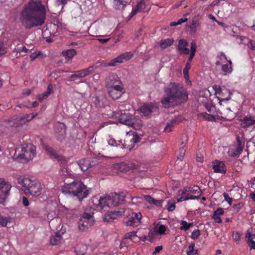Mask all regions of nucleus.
Instances as JSON below:
<instances>
[{
	"label": "nucleus",
	"instance_id": "f03ea898",
	"mask_svg": "<svg viewBox=\"0 0 255 255\" xmlns=\"http://www.w3.org/2000/svg\"><path fill=\"white\" fill-rule=\"evenodd\" d=\"M188 99L186 90L180 84L170 83L165 90L161 103L165 108L185 103Z\"/></svg>",
	"mask_w": 255,
	"mask_h": 255
},
{
	"label": "nucleus",
	"instance_id": "5701e85b",
	"mask_svg": "<svg viewBox=\"0 0 255 255\" xmlns=\"http://www.w3.org/2000/svg\"><path fill=\"white\" fill-rule=\"evenodd\" d=\"M179 123V119L177 118L172 119L170 121L167 122L164 130L168 132L172 131L175 126Z\"/></svg>",
	"mask_w": 255,
	"mask_h": 255
},
{
	"label": "nucleus",
	"instance_id": "a18cd8bd",
	"mask_svg": "<svg viewBox=\"0 0 255 255\" xmlns=\"http://www.w3.org/2000/svg\"><path fill=\"white\" fill-rule=\"evenodd\" d=\"M46 57L45 55H44L41 52L38 51L37 52H33L32 53L30 56V58L31 61H34L35 59L40 57L41 59H43Z\"/></svg>",
	"mask_w": 255,
	"mask_h": 255
},
{
	"label": "nucleus",
	"instance_id": "603ef678",
	"mask_svg": "<svg viewBox=\"0 0 255 255\" xmlns=\"http://www.w3.org/2000/svg\"><path fill=\"white\" fill-rule=\"evenodd\" d=\"M131 241L129 239L127 238V237L125 236V238L123 239L121 242L120 245V249H122L125 247H128L129 245L130 242Z\"/></svg>",
	"mask_w": 255,
	"mask_h": 255
},
{
	"label": "nucleus",
	"instance_id": "4be33fe9",
	"mask_svg": "<svg viewBox=\"0 0 255 255\" xmlns=\"http://www.w3.org/2000/svg\"><path fill=\"white\" fill-rule=\"evenodd\" d=\"M252 228L248 230L246 237L247 238V243L251 249H255V241L253 240L254 235L252 233Z\"/></svg>",
	"mask_w": 255,
	"mask_h": 255
},
{
	"label": "nucleus",
	"instance_id": "a19ab883",
	"mask_svg": "<svg viewBox=\"0 0 255 255\" xmlns=\"http://www.w3.org/2000/svg\"><path fill=\"white\" fill-rule=\"evenodd\" d=\"M154 228L158 235H162L165 234L166 227L163 224H156Z\"/></svg>",
	"mask_w": 255,
	"mask_h": 255
},
{
	"label": "nucleus",
	"instance_id": "39448f33",
	"mask_svg": "<svg viewBox=\"0 0 255 255\" xmlns=\"http://www.w3.org/2000/svg\"><path fill=\"white\" fill-rule=\"evenodd\" d=\"M20 153L17 158L21 162L27 163L36 155V147L31 143H24L20 146Z\"/></svg>",
	"mask_w": 255,
	"mask_h": 255
},
{
	"label": "nucleus",
	"instance_id": "09e8293b",
	"mask_svg": "<svg viewBox=\"0 0 255 255\" xmlns=\"http://www.w3.org/2000/svg\"><path fill=\"white\" fill-rule=\"evenodd\" d=\"M199 25V22L197 19H193L190 26L191 32L195 33L197 31V27Z\"/></svg>",
	"mask_w": 255,
	"mask_h": 255
},
{
	"label": "nucleus",
	"instance_id": "49530a36",
	"mask_svg": "<svg viewBox=\"0 0 255 255\" xmlns=\"http://www.w3.org/2000/svg\"><path fill=\"white\" fill-rule=\"evenodd\" d=\"M135 8L139 12L142 11L145 8V4L143 0H138Z\"/></svg>",
	"mask_w": 255,
	"mask_h": 255
},
{
	"label": "nucleus",
	"instance_id": "774afa93",
	"mask_svg": "<svg viewBox=\"0 0 255 255\" xmlns=\"http://www.w3.org/2000/svg\"><path fill=\"white\" fill-rule=\"evenodd\" d=\"M78 228L81 231H85L88 229V224H79Z\"/></svg>",
	"mask_w": 255,
	"mask_h": 255
},
{
	"label": "nucleus",
	"instance_id": "37998d69",
	"mask_svg": "<svg viewBox=\"0 0 255 255\" xmlns=\"http://www.w3.org/2000/svg\"><path fill=\"white\" fill-rule=\"evenodd\" d=\"M195 244L192 243L191 244L188 248V250L187 251V255H196L198 254V250H195Z\"/></svg>",
	"mask_w": 255,
	"mask_h": 255
},
{
	"label": "nucleus",
	"instance_id": "393cba45",
	"mask_svg": "<svg viewBox=\"0 0 255 255\" xmlns=\"http://www.w3.org/2000/svg\"><path fill=\"white\" fill-rule=\"evenodd\" d=\"M45 150L47 153V154L51 158L56 159L58 160H61L62 157L59 155L55 150H54L51 147L46 145L45 147Z\"/></svg>",
	"mask_w": 255,
	"mask_h": 255
},
{
	"label": "nucleus",
	"instance_id": "c85d7f7f",
	"mask_svg": "<svg viewBox=\"0 0 255 255\" xmlns=\"http://www.w3.org/2000/svg\"><path fill=\"white\" fill-rule=\"evenodd\" d=\"M174 42V40L173 38L162 39L160 41L159 46L161 49H165L171 46Z\"/></svg>",
	"mask_w": 255,
	"mask_h": 255
},
{
	"label": "nucleus",
	"instance_id": "2f4dec72",
	"mask_svg": "<svg viewBox=\"0 0 255 255\" xmlns=\"http://www.w3.org/2000/svg\"><path fill=\"white\" fill-rule=\"evenodd\" d=\"M21 118V117H19L18 116H15L12 117L10 120H9V124L11 126L17 127L20 125H24L23 123H21V121H20L19 119Z\"/></svg>",
	"mask_w": 255,
	"mask_h": 255
},
{
	"label": "nucleus",
	"instance_id": "7c9ffc66",
	"mask_svg": "<svg viewBox=\"0 0 255 255\" xmlns=\"http://www.w3.org/2000/svg\"><path fill=\"white\" fill-rule=\"evenodd\" d=\"M78 164L82 171H86L89 168L90 160L89 159H82L79 161Z\"/></svg>",
	"mask_w": 255,
	"mask_h": 255
},
{
	"label": "nucleus",
	"instance_id": "3c124183",
	"mask_svg": "<svg viewBox=\"0 0 255 255\" xmlns=\"http://www.w3.org/2000/svg\"><path fill=\"white\" fill-rule=\"evenodd\" d=\"M139 232V230L136 231V232H132L130 233H128L126 234V236L127 237V238L129 239L131 241H136L135 239L138 236L136 235L137 233H138Z\"/></svg>",
	"mask_w": 255,
	"mask_h": 255
},
{
	"label": "nucleus",
	"instance_id": "338daca9",
	"mask_svg": "<svg viewBox=\"0 0 255 255\" xmlns=\"http://www.w3.org/2000/svg\"><path fill=\"white\" fill-rule=\"evenodd\" d=\"M144 199L145 201L148 202L149 204H152L154 202V199H153L151 196L146 195L144 196Z\"/></svg>",
	"mask_w": 255,
	"mask_h": 255
},
{
	"label": "nucleus",
	"instance_id": "423d86ee",
	"mask_svg": "<svg viewBox=\"0 0 255 255\" xmlns=\"http://www.w3.org/2000/svg\"><path fill=\"white\" fill-rule=\"evenodd\" d=\"M201 193L202 191L197 185L193 187H186L183 189L178 201H182L189 199H197L199 198Z\"/></svg>",
	"mask_w": 255,
	"mask_h": 255
},
{
	"label": "nucleus",
	"instance_id": "bb28decb",
	"mask_svg": "<svg viewBox=\"0 0 255 255\" xmlns=\"http://www.w3.org/2000/svg\"><path fill=\"white\" fill-rule=\"evenodd\" d=\"M224 214V210L223 208H218L214 211L212 218L215 220L217 223H222V220L221 218V216L223 215Z\"/></svg>",
	"mask_w": 255,
	"mask_h": 255
},
{
	"label": "nucleus",
	"instance_id": "e433bc0d",
	"mask_svg": "<svg viewBox=\"0 0 255 255\" xmlns=\"http://www.w3.org/2000/svg\"><path fill=\"white\" fill-rule=\"evenodd\" d=\"M56 225L57 226L55 227V234L62 236L66 232V228L64 226V224ZM53 228H55V227H53Z\"/></svg>",
	"mask_w": 255,
	"mask_h": 255
},
{
	"label": "nucleus",
	"instance_id": "69168bd1",
	"mask_svg": "<svg viewBox=\"0 0 255 255\" xmlns=\"http://www.w3.org/2000/svg\"><path fill=\"white\" fill-rule=\"evenodd\" d=\"M28 49L26 48L25 46L18 47L17 48H15L14 51L16 52L20 53V52H24V53L27 52Z\"/></svg>",
	"mask_w": 255,
	"mask_h": 255
},
{
	"label": "nucleus",
	"instance_id": "0eeeda50",
	"mask_svg": "<svg viewBox=\"0 0 255 255\" xmlns=\"http://www.w3.org/2000/svg\"><path fill=\"white\" fill-rule=\"evenodd\" d=\"M230 98H226L220 100V104L221 108L219 109L218 113L220 115L221 119L230 121L235 117L234 113L231 110L230 108L228 106H225L224 104H227V102Z\"/></svg>",
	"mask_w": 255,
	"mask_h": 255
},
{
	"label": "nucleus",
	"instance_id": "f257e3e1",
	"mask_svg": "<svg viewBox=\"0 0 255 255\" xmlns=\"http://www.w3.org/2000/svg\"><path fill=\"white\" fill-rule=\"evenodd\" d=\"M46 9L39 0H30L20 12L19 20L25 29H30L43 24L46 18Z\"/></svg>",
	"mask_w": 255,
	"mask_h": 255
},
{
	"label": "nucleus",
	"instance_id": "7ed1b4c3",
	"mask_svg": "<svg viewBox=\"0 0 255 255\" xmlns=\"http://www.w3.org/2000/svg\"><path fill=\"white\" fill-rule=\"evenodd\" d=\"M125 201V195L123 193L117 194L111 193L104 197H94L92 200L93 204L99 209H103L104 208L116 206L122 204Z\"/></svg>",
	"mask_w": 255,
	"mask_h": 255
},
{
	"label": "nucleus",
	"instance_id": "8fccbe9b",
	"mask_svg": "<svg viewBox=\"0 0 255 255\" xmlns=\"http://www.w3.org/2000/svg\"><path fill=\"white\" fill-rule=\"evenodd\" d=\"M175 207V202L174 201H168L165 206L166 209L170 212L174 210Z\"/></svg>",
	"mask_w": 255,
	"mask_h": 255
},
{
	"label": "nucleus",
	"instance_id": "de8ad7c7",
	"mask_svg": "<svg viewBox=\"0 0 255 255\" xmlns=\"http://www.w3.org/2000/svg\"><path fill=\"white\" fill-rule=\"evenodd\" d=\"M222 70L224 72V75L230 73L232 71V66L229 65L228 64H223L222 65Z\"/></svg>",
	"mask_w": 255,
	"mask_h": 255
},
{
	"label": "nucleus",
	"instance_id": "72a5a7b5",
	"mask_svg": "<svg viewBox=\"0 0 255 255\" xmlns=\"http://www.w3.org/2000/svg\"><path fill=\"white\" fill-rule=\"evenodd\" d=\"M47 220L49 223L52 222L53 223L54 222H60L61 220L59 218L57 217V214L55 212L52 211L49 212L47 214Z\"/></svg>",
	"mask_w": 255,
	"mask_h": 255
},
{
	"label": "nucleus",
	"instance_id": "473e14b6",
	"mask_svg": "<svg viewBox=\"0 0 255 255\" xmlns=\"http://www.w3.org/2000/svg\"><path fill=\"white\" fill-rule=\"evenodd\" d=\"M62 240V237L60 235H58L55 234L54 235L50 237L49 243L51 245L56 246L58 245Z\"/></svg>",
	"mask_w": 255,
	"mask_h": 255
},
{
	"label": "nucleus",
	"instance_id": "ea45409f",
	"mask_svg": "<svg viewBox=\"0 0 255 255\" xmlns=\"http://www.w3.org/2000/svg\"><path fill=\"white\" fill-rule=\"evenodd\" d=\"M242 152L241 149L237 147L230 148L228 151V154L231 157H236Z\"/></svg>",
	"mask_w": 255,
	"mask_h": 255
},
{
	"label": "nucleus",
	"instance_id": "c756f323",
	"mask_svg": "<svg viewBox=\"0 0 255 255\" xmlns=\"http://www.w3.org/2000/svg\"><path fill=\"white\" fill-rule=\"evenodd\" d=\"M129 0H114V6L116 9H123Z\"/></svg>",
	"mask_w": 255,
	"mask_h": 255
},
{
	"label": "nucleus",
	"instance_id": "0e129e2a",
	"mask_svg": "<svg viewBox=\"0 0 255 255\" xmlns=\"http://www.w3.org/2000/svg\"><path fill=\"white\" fill-rule=\"evenodd\" d=\"M200 236V232L199 230H194L191 235V238L196 240Z\"/></svg>",
	"mask_w": 255,
	"mask_h": 255
},
{
	"label": "nucleus",
	"instance_id": "a878e982",
	"mask_svg": "<svg viewBox=\"0 0 255 255\" xmlns=\"http://www.w3.org/2000/svg\"><path fill=\"white\" fill-rule=\"evenodd\" d=\"M142 216L140 212L131 213L128 222L127 223H140Z\"/></svg>",
	"mask_w": 255,
	"mask_h": 255
},
{
	"label": "nucleus",
	"instance_id": "6ab92c4d",
	"mask_svg": "<svg viewBox=\"0 0 255 255\" xmlns=\"http://www.w3.org/2000/svg\"><path fill=\"white\" fill-rule=\"evenodd\" d=\"M188 46V43L186 40L181 39L179 40L177 46L179 54L187 55L190 52V50L187 47Z\"/></svg>",
	"mask_w": 255,
	"mask_h": 255
},
{
	"label": "nucleus",
	"instance_id": "2eb2a0df",
	"mask_svg": "<svg viewBox=\"0 0 255 255\" xmlns=\"http://www.w3.org/2000/svg\"><path fill=\"white\" fill-rule=\"evenodd\" d=\"M17 182L21 186V190L25 194L26 189H29L33 183V180L27 175L21 176L17 179Z\"/></svg>",
	"mask_w": 255,
	"mask_h": 255
},
{
	"label": "nucleus",
	"instance_id": "5fc2aeb1",
	"mask_svg": "<svg viewBox=\"0 0 255 255\" xmlns=\"http://www.w3.org/2000/svg\"><path fill=\"white\" fill-rule=\"evenodd\" d=\"M237 145L236 147H237L239 149H241V150L243 151V148L244 147L245 142L242 140L240 137L238 135L236 137Z\"/></svg>",
	"mask_w": 255,
	"mask_h": 255
},
{
	"label": "nucleus",
	"instance_id": "6e6552de",
	"mask_svg": "<svg viewBox=\"0 0 255 255\" xmlns=\"http://www.w3.org/2000/svg\"><path fill=\"white\" fill-rule=\"evenodd\" d=\"M11 186L3 178H0V203L3 204L8 196Z\"/></svg>",
	"mask_w": 255,
	"mask_h": 255
},
{
	"label": "nucleus",
	"instance_id": "f704fd0d",
	"mask_svg": "<svg viewBox=\"0 0 255 255\" xmlns=\"http://www.w3.org/2000/svg\"><path fill=\"white\" fill-rule=\"evenodd\" d=\"M108 145L106 146L105 150H109V146L113 147H120L122 148V145L117 142V141L114 138H111L108 140Z\"/></svg>",
	"mask_w": 255,
	"mask_h": 255
},
{
	"label": "nucleus",
	"instance_id": "680f3d73",
	"mask_svg": "<svg viewBox=\"0 0 255 255\" xmlns=\"http://www.w3.org/2000/svg\"><path fill=\"white\" fill-rule=\"evenodd\" d=\"M223 196L224 197L225 200L227 201L228 203V204L231 206L233 202V198L230 197L229 194L226 192H224L223 193Z\"/></svg>",
	"mask_w": 255,
	"mask_h": 255
},
{
	"label": "nucleus",
	"instance_id": "20e7f679",
	"mask_svg": "<svg viewBox=\"0 0 255 255\" xmlns=\"http://www.w3.org/2000/svg\"><path fill=\"white\" fill-rule=\"evenodd\" d=\"M61 191L65 194H71L76 197L80 201L87 197L89 191L87 187L80 181L74 180L69 184L65 183L62 187Z\"/></svg>",
	"mask_w": 255,
	"mask_h": 255
},
{
	"label": "nucleus",
	"instance_id": "b1692460",
	"mask_svg": "<svg viewBox=\"0 0 255 255\" xmlns=\"http://www.w3.org/2000/svg\"><path fill=\"white\" fill-rule=\"evenodd\" d=\"M94 102L96 106L102 107L106 106L107 98L103 95H100L94 98Z\"/></svg>",
	"mask_w": 255,
	"mask_h": 255
},
{
	"label": "nucleus",
	"instance_id": "9b49d317",
	"mask_svg": "<svg viewBox=\"0 0 255 255\" xmlns=\"http://www.w3.org/2000/svg\"><path fill=\"white\" fill-rule=\"evenodd\" d=\"M125 212L124 208H120L118 210L108 212L104 215V221L106 222H113L114 220L122 217Z\"/></svg>",
	"mask_w": 255,
	"mask_h": 255
},
{
	"label": "nucleus",
	"instance_id": "bf43d9fd",
	"mask_svg": "<svg viewBox=\"0 0 255 255\" xmlns=\"http://www.w3.org/2000/svg\"><path fill=\"white\" fill-rule=\"evenodd\" d=\"M20 121H21V123H23L24 125L27 122L30 121L32 120L31 119L30 115L26 114L24 116L21 117V118L19 119Z\"/></svg>",
	"mask_w": 255,
	"mask_h": 255
},
{
	"label": "nucleus",
	"instance_id": "79ce46f5",
	"mask_svg": "<svg viewBox=\"0 0 255 255\" xmlns=\"http://www.w3.org/2000/svg\"><path fill=\"white\" fill-rule=\"evenodd\" d=\"M132 123V124L129 125L128 126L132 127L136 130L140 129L142 126V122L140 120L135 121L134 119H133Z\"/></svg>",
	"mask_w": 255,
	"mask_h": 255
},
{
	"label": "nucleus",
	"instance_id": "9d476101",
	"mask_svg": "<svg viewBox=\"0 0 255 255\" xmlns=\"http://www.w3.org/2000/svg\"><path fill=\"white\" fill-rule=\"evenodd\" d=\"M132 57L133 54L130 52L124 53L120 54L116 58L112 59L108 63H105L103 64V66L104 67L116 66L119 64L123 63L124 61L130 60Z\"/></svg>",
	"mask_w": 255,
	"mask_h": 255
},
{
	"label": "nucleus",
	"instance_id": "864d4df0",
	"mask_svg": "<svg viewBox=\"0 0 255 255\" xmlns=\"http://www.w3.org/2000/svg\"><path fill=\"white\" fill-rule=\"evenodd\" d=\"M244 207V203L240 202L238 204H235L233 206V211L234 213H238Z\"/></svg>",
	"mask_w": 255,
	"mask_h": 255
},
{
	"label": "nucleus",
	"instance_id": "f8f14e48",
	"mask_svg": "<svg viewBox=\"0 0 255 255\" xmlns=\"http://www.w3.org/2000/svg\"><path fill=\"white\" fill-rule=\"evenodd\" d=\"M42 188L39 182L36 180H33V183L29 189H26L25 194L27 196L32 195L38 196L41 193Z\"/></svg>",
	"mask_w": 255,
	"mask_h": 255
},
{
	"label": "nucleus",
	"instance_id": "58836bf2",
	"mask_svg": "<svg viewBox=\"0 0 255 255\" xmlns=\"http://www.w3.org/2000/svg\"><path fill=\"white\" fill-rule=\"evenodd\" d=\"M158 235L154 228H150L148 233V241L152 243Z\"/></svg>",
	"mask_w": 255,
	"mask_h": 255
},
{
	"label": "nucleus",
	"instance_id": "aec40b11",
	"mask_svg": "<svg viewBox=\"0 0 255 255\" xmlns=\"http://www.w3.org/2000/svg\"><path fill=\"white\" fill-rule=\"evenodd\" d=\"M255 124V118L253 117H246L241 120V126L246 128Z\"/></svg>",
	"mask_w": 255,
	"mask_h": 255
},
{
	"label": "nucleus",
	"instance_id": "412c9836",
	"mask_svg": "<svg viewBox=\"0 0 255 255\" xmlns=\"http://www.w3.org/2000/svg\"><path fill=\"white\" fill-rule=\"evenodd\" d=\"M110 97L113 100H117L121 98L125 93V89H119L107 91Z\"/></svg>",
	"mask_w": 255,
	"mask_h": 255
},
{
	"label": "nucleus",
	"instance_id": "4468645a",
	"mask_svg": "<svg viewBox=\"0 0 255 255\" xmlns=\"http://www.w3.org/2000/svg\"><path fill=\"white\" fill-rule=\"evenodd\" d=\"M95 70V68L94 66H90L87 68L74 72V73L70 76V78L71 79L74 78H82L94 73Z\"/></svg>",
	"mask_w": 255,
	"mask_h": 255
},
{
	"label": "nucleus",
	"instance_id": "a211bd4d",
	"mask_svg": "<svg viewBox=\"0 0 255 255\" xmlns=\"http://www.w3.org/2000/svg\"><path fill=\"white\" fill-rule=\"evenodd\" d=\"M157 109V106L152 103L145 104L140 108V111L144 116H148Z\"/></svg>",
	"mask_w": 255,
	"mask_h": 255
},
{
	"label": "nucleus",
	"instance_id": "4d7b16f0",
	"mask_svg": "<svg viewBox=\"0 0 255 255\" xmlns=\"http://www.w3.org/2000/svg\"><path fill=\"white\" fill-rule=\"evenodd\" d=\"M122 88H124V85H123L122 81H120V84H116L115 85H113V86H110L106 89H107V91H109V90H117V89H122Z\"/></svg>",
	"mask_w": 255,
	"mask_h": 255
},
{
	"label": "nucleus",
	"instance_id": "ddd939ff",
	"mask_svg": "<svg viewBox=\"0 0 255 255\" xmlns=\"http://www.w3.org/2000/svg\"><path fill=\"white\" fill-rule=\"evenodd\" d=\"M115 116L118 118V121L120 123L125 124L127 126L132 124V116L130 113L127 114L122 113L121 111H119L114 114Z\"/></svg>",
	"mask_w": 255,
	"mask_h": 255
},
{
	"label": "nucleus",
	"instance_id": "4c0bfd02",
	"mask_svg": "<svg viewBox=\"0 0 255 255\" xmlns=\"http://www.w3.org/2000/svg\"><path fill=\"white\" fill-rule=\"evenodd\" d=\"M115 167L118 171L122 172H126L128 170V166L127 165L126 163L124 162L117 163L116 165H115Z\"/></svg>",
	"mask_w": 255,
	"mask_h": 255
},
{
	"label": "nucleus",
	"instance_id": "052dcab7",
	"mask_svg": "<svg viewBox=\"0 0 255 255\" xmlns=\"http://www.w3.org/2000/svg\"><path fill=\"white\" fill-rule=\"evenodd\" d=\"M6 53V49L4 46V43L0 42V57L4 55Z\"/></svg>",
	"mask_w": 255,
	"mask_h": 255
},
{
	"label": "nucleus",
	"instance_id": "dca6fc26",
	"mask_svg": "<svg viewBox=\"0 0 255 255\" xmlns=\"http://www.w3.org/2000/svg\"><path fill=\"white\" fill-rule=\"evenodd\" d=\"M121 80L118 75L114 73H109L105 80V87L106 88L113 86L116 84H120Z\"/></svg>",
	"mask_w": 255,
	"mask_h": 255
},
{
	"label": "nucleus",
	"instance_id": "c03bdc74",
	"mask_svg": "<svg viewBox=\"0 0 255 255\" xmlns=\"http://www.w3.org/2000/svg\"><path fill=\"white\" fill-rule=\"evenodd\" d=\"M191 68V62H187L183 69V73L186 79H189V70Z\"/></svg>",
	"mask_w": 255,
	"mask_h": 255
},
{
	"label": "nucleus",
	"instance_id": "f3484780",
	"mask_svg": "<svg viewBox=\"0 0 255 255\" xmlns=\"http://www.w3.org/2000/svg\"><path fill=\"white\" fill-rule=\"evenodd\" d=\"M213 169L215 172L221 174H225L227 171L225 163L219 160H215L213 162Z\"/></svg>",
	"mask_w": 255,
	"mask_h": 255
},
{
	"label": "nucleus",
	"instance_id": "6e6d98bb",
	"mask_svg": "<svg viewBox=\"0 0 255 255\" xmlns=\"http://www.w3.org/2000/svg\"><path fill=\"white\" fill-rule=\"evenodd\" d=\"M201 115L204 119L208 121H214L215 120V117L213 115L208 114L206 113H202L201 114Z\"/></svg>",
	"mask_w": 255,
	"mask_h": 255
},
{
	"label": "nucleus",
	"instance_id": "13d9d810",
	"mask_svg": "<svg viewBox=\"0 0 255 255\" xmlns=\"http://www.w3.org/2000/svg\"><path fill=\"white\" fill-rule=\"evenodd\" d=\"M53 92L52 85L51 84L48 85L46 91L42 94L44 98L46 99Z\"/></svg>",
	"mask_w": 255,
	"mask_h": 255
},
{
	"label": "nucleus",
	"instance_id": "e2e57ef3",
	"mask_svg": "<svg viewBox=\"0 0 255 255\" xmlns=\"http://www.w3.org/2000/svg\"><path fill=\"white\" fill-rule=\"evenodd\" d=\"M232 236L234 241L235 242H239L240 241L241 234L238 232H233Z\"/></svg>",
	"mask_w": 255,
	"mask_h": 255
},
{
	"label": "nucleus",
	"instance_id": "c9c22d12",
	"mask_svg": "<svg viewBox=\"0 0 255 255\" xmlns=\"http://www.w3.org/2000/svg\"><path fill=\"white\" fill-rule=\"evenodd\" d=\"M191 52L189 57L188 59L187 62H191L192 59L195 55L197 49V45L195 42H192L191 43Z\"/></svg>",
	"mask_w": 255,
	"mask_h": 255
},
{
	"label": "nucleus",
	"instance_id": "1a4fd4ad",
	"mask_svg": "<svg viewBox=\"0 0 255 255\" xmlns=\"http://www.w3.org/2000/svg\"><path fill=\"white\" fill-rule=\"evenodd\" d=\"M95 209L91 206L86 207L83 213L78 218V223H92L95 222L94 214Z\"/></svg>",
	"mask_w": 255,
	"mask_h": 255
},
{
	"label": "nucleus",
	"instance_id": "cd10ccee",
	"mask_svg": "<svg viewBox=\"0 0 255 255\" xmlns=\"http://www.w3.org/2000/svg\"><path fill=\"white\" fill-rule=\"evenodd\" d=\"M62 54L67 60L69 61L72 60L73 57L77 54V52L74 49H70L63 50Z\"/></svg>",
	"mask_w": 255,
	"mask_h": 255
}]
</instances>
